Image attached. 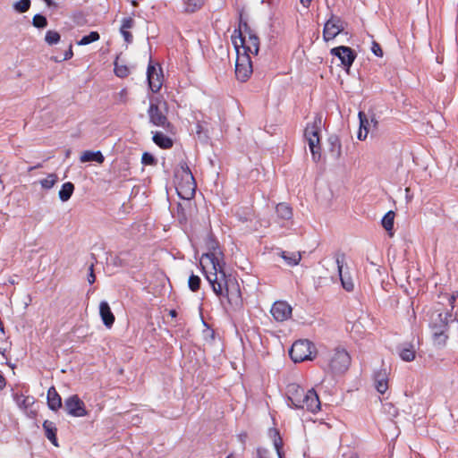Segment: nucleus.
I'll list each match as a JSON object with an SVG mask.
<instances>
[{
	"mask_svg": "<svg viewBox=\"0 0 458 458\" xmlns=\"http://www.w3.org/2000/svg\"><path fill=\"white\" fill-rule=\"evenodd\" d=\"M203 273L216 296L225 298L232 307L239 308L242 305L240 284L235 277L226 274L225 268L211 272L205 270L203 266Z\"/></svg>",
	"mask_w": 458,
	"mask_h": 458,
	"instance_id": "f257e3e1",
	"label": "nucleus"
},
{
	"mask_svg": "<svg viewBox=\"0 0 458 458\" xmlns=\"http://www.w3.org/2000/svg\"><path fill=\"white\" fill-rule=\"evenodd\" d=\"M319 357L322 369L335 375L345 373L352 361L349 352L340 346L320 352Z\"/></svg>",
	"mask_w": 458,
	"mask_h": 458,
	"instance_id": "f03ea898",
	"label": "nucleus"
},
{
	"mask_svg": "<svg viewBox=\"0 0 458 458\" xmlns=\"http://www.w3.org/2000/svg\"><path fill=\"white\" fill-rule=\"evenodd\" d=\"M206 245L208 251L201 256V269L203 270V266L205 267V270L211 272L225 268L224 254L218 242L210 236L207 239Z\"/></svg>",
	"mask_w": 458,
	"mask_h": 458,
	"instance_id": "7ed1b4c3",
	"label": "nucleus"
},
{
	"mask_svg": "<svg viewBox=\"0 0 458 458\" xmlns=\"http://www.w3.org/2000/svg\"><path fill=\"white\" fill-rule=\"evenodd\" d=\"M238 33V37L233 36V40L236 39L238 46L243 49L245 55H257L259 50V38L257 34L251 30L247 21H240L239 29L234 30Z\"/></svg>",
	"mask_w": 458,
	"mask_h": 458,
	"instance_id": "20e7f679",
	"label": "nucleus"
},
{
	"mask_svg": "<svg viewBox=\"0 0 458 458\" xmlns=\"http://www.w3.org/2000/svg\"><path fill=\"white\" fill-rule=\"evenodd\" d=\"M176 191L183 199H189L195 194L196 182L193 174L186 162H181L175 172Z\"/></svg>",
	"mask_w": 458,
	"mask_h": 458,
	"instance_id": "39448f33",
	"label": "nucleus"
},
{
	"mask_svg": "<svg viewBox=\"0 0 458 458\" xmlns=\"http://www.w3.org/2000/svg\"><path fill=\"white\" fill-rule=\"evenodd\" d=\"M322 117L317 114L312 123H308L304 130V137L308 141L310 150L314 162L318 163L321 158L320 131Z\"/></svg>",
	"mask_w": 458,
	"mask_h": 458,
	"instance_id": "423d86ee",
	"label": "nucleus"
},
{
	"mask_svg": "<svg viewBox=\"0 0 458 458\" xmlns=\"http://www.w3.org/2000/svg\"><path fill=\"white\" fill-rule=\"evenodd\" d=\"M315 352L316 347L312 342L307 339H301L293 344L289 350V355L293 361L297 363L313 360Z\"/></svg>",
	"mask_w": 458,
	"mask_h": 458,
	"instance_id": "0eeeda50",
	"label": "nucleus"
},
{
	"mask_svg": "<svg viewBox=\"0 0 458 458\" xmlns=\"http://www.w3.org/2000/svg\"><path fill=\"white\" fill-rule=\"evenodd\" d=\"M233 45L237 51L235 75L239 81L244 82L250 78L253 72L250 55L245 54L240 55L239 46L236 39H233Z\"/></svg>",
	"mask_w": 458,
	"mask_h": 458,
	"instance_id": "6e6552de",
	"label": "nucleus"
},
{
	"mask_svg": "<svg viewBox=\"0 0 458 458\" xmlns=\"http://www.w3.org/2000/svg\"><path fill=\"white\" fill-rule=\"evenodd\" d=\"M148 115L149 123L154 126L162 127L166 131H170L173 128V125L168 121L166 115L162 112L158 104L154 102V99L152 98L149 102Z\"/></svg>",
	"mask_w": 458,
	"mask_h": 458,
	"instance_id": "1a4fd4ad",
	"label": "nucleus"
},
{
	"mask_svg": "<svg viewBox=\"0 0 458 458\" xmlns=\"http://www.w3.org/2000/svg\"><path fill=\"white\" fill-rule=\"evenodd\" d=\"M64 410L72 417H84L88 415L85 403L77 394H72L64 400Z\"/></svg>",
	"mask_w": 458,
	"mask_h": 458,
	"instance_id": "9d476101",
	"label": "nucleus"
},
{
	"mask_svg": "<svg viewBox=\"0 0 458 458\" xmlns=\"http://www.w3.org/2000/svg\"><path fill=\"white\" fill-rule=\"evenodd\" d=\"M330 54L341 61L342 65L349 71L357 57L356 52L350 47L340 46L330 50Z\"/></svg>",
	"mask_w": 458,
	"mask_h": 458,
	"instance_id": "9b49d317",
	"label": "nucleus"
},
{
	"mask_svg": "<svg viewBox=\"0 0 458 458\" xmlns=\"http://www.w3.org/2000/svg\"><path fill=\"white\" fill-rule=\"evenodd\" d=\"M320 401L317 392L310 389L305 392L303 396L301 397L300 406H294L295 409L307 410L312 413L320 410Z\"/></svg>",
	"mask_w": 458,
	"mask_h": 458,
	"instance_id": "f8f14e48",
	"label": "nucleus"
},
{
	"mask_svg": "<svg viewBox=\"0 0 458 458\" xmlns=\"http://www.w3.org/2000/svg\"><path fill=\"white\" fill-rule=\"evenodd\" d=\"M344 30V22L340 17L332 15L331 18L327 21L323 29V38L325 41H329L335 38Z\"/></svg>",
	"mask_w": 458,
	"mask_h": 458,
	"instance_id": "ddd939ff",
	"label": "nucleus"
},
{
	"mask_svg": "<svg viewBox=\"0 0 458 458\" xmlns=\"http://www.w3.org/2000/svg\"><path fill=\"white\" fill-rule=\"evenodd\" d=\"M335 263L337 266L339 278L343 288L347 292H352L354 289V283L349 273L344 271L345 265V254L338 253L335 255Z\"/></svg>",
	"mask_w": 458,
	"mask_h": 458,
	"instance_id": "4468645a",
	"label": "nucleus"
},
{
	"mask_svg": "<svg viewBox=\"0 0 458 458\" xmlns=\"http://www.w3.org/2000/svg\"><path fill=\"white\" fill-rule=\"evenodd\" d=\"M359 120H360V129L357 135V138L360 140H366L368 133L369 131V129L372 127L374 129H377L378 126V121L376 118L375 114H372L369 118L367 116V114L360 111L358 114Z\"/></svg>",
	"mask_w": 458,
	"mask_h": 458,
	"instance_id": "2eb2a0df",
	"label": "nucleus"
},
{
	"mask_svg": "<svg viewBox=\"0 0 458 458\" xmlns=\"http://www.w3.org/2000/svg\"><path fill=\"white\" fill-rule=\"evenodd\" d=\"M147 80L148 88L153 93H157L160 90L163 84V73L162 69H157L155 65L149 64L147 69Z\"/></svg>",
	"mask_w": 458,
	"mask_h": 458,
	"instance_id": "dca6fc26",
	"label": "nucleus"
},
{
	"mask_svg": "<svg viewBox=\"0 0 458 458\" xmlns=\"http://www.w3.org/2000/svg\"><path fill=\"white\" fill-rule=\"evenodd\" d=\"M292 311L293 309L291 305L285 301H277L274 302L270 310L273 318L279 322H283L290 318Z\"/></svg>",
	"mask_w": 458,
	"mask_h": 458,
	"instance_id": "f3484780",
	"label": "nucleus"
},
{
	"mask_svg": "<svg viewBox=\"0 0 458 458\" xmlns=\"http://www.w3.org/2000/svg\"><path fill=\"white\" fill-rule=\"evenodd\" d=\"M305 390L296 384H289L286 388L288 405L290 407L300 406L301 397L305 394Z\"/></svg>",
	"mask_w": 458,
	"mask_h": 458,
	"instance_id": "a211bd4d",
	"label": "nucleus"
},
{
	"mask_svg": "<svg viewBox=\"0 0 458 458\" xmlns=\"http://www.w3.org/2000/svg\"><path fill=\"white\" fill-rule=\"evenodd\" d=\"M374 382L377 391L385 394L388 389V374L386 369H381L374 372Z\"/></svg>",
	"mask_w": 458,
	"mask_h": 458,
	"instance_id": "6ab92c4d",
	"label": "nucleus"
},
{
	"mask_svg": "<svg viewBox=\"0 0 458 458\" xmlns=\"http://www.w3.org/2000/svg\"><path fill=\"white\" fill-rule=\"evenodd\" d=\"M99 314L103 321V324L107 328H111L114 323L115 318L107 301H102L100 302Z\"/></svg>",
	"mask_w": 458,
	"mask_h": 458,
	"instance_id": "aec40b11",
	"label": "nucleus"
},
{
	"mask_svg": "<svg viewBox=\"0 0 458 458\" xmlns=\"http://www.w3.org/2000/svg\"><path fill=\"white\" fill-rule=\"evenodd\" d=\"M397 351L400 358L403 361H412L416 357V350L411 343H403L397 346Z\"/></svg>",
	"mask_w": 458,
	"mask_h": 458,
	"instance_id": "412c9836",
	"label": "nucleus"
},
{
	"mask_svg": "<svg viewBox=\"0 0 458 458\" xmlns=\"http://www.w3.org/2000/svg\"><path fill=\"white\" fill-rule=\"evenodd\" d=\"M448 317H451V314L445 313V316H443V314L441 313L438 314V319L440 321V324H434L432 326L433 335L436 339L440 338L442 336L446 338V335H445V332L447 330Z\"/></svg>",
	"mask_w": 458,
	"mask_h": 458,
	"instance_id": "4be33fe9",
	"label": "nucleus"
},
{
	"mask_svg": "<svg viewBox=\"0 0 458 458\" xmlns=\"http://www.w3.org/2000/svg\"><path fill=\"white\" fill-rule=\"evenodd\" d=\"M328 153L332 158L337 160L342 154V145L340 139L336 135H330L327 139Z\"/></svg>",
	"mask_w": 458,
	"mask_h": 458,
	"instance_id": "5701e85b",
	"label": "nucleus"
},
{
	"mask_svg": "<svg viewBox=\"0 0 458 458\" xmlns=\"http://www.w3.org/2000/svg\"><path fill=\"white\" fill-rule=\"evenodd\" d=\"M47 405L54 411H58L62 407V398L55 386H51L47 391Z\"/></svg>",
	"mask_w": 458,
	"mask_h": 458,
	"instance_id": "b1692460",
	"label": "nucleus"
},
{
	"mask_svg": "<svg viewBox=\"0 0 458 458\" xmlns=\"http://www.w3.org/2000/svg\"><path fill=\"white\" fill-rule=\"evenodd\" d=\"M152 140L157 146L163 149L171 148L174 144L173 140L161 131H156Z\"/></svg>",
	"mask_w": 458,
	"mask_h": 458,
	"instance_id": "393cba45",
	"label": "nucleus"
},
{
	"mask_svg": "<svg viewBox=\"0 0 458 458\" xmlns=\"http://www.w3.org/2000/svg\"><path fill=\"white\" fill-rule=\"evenodd\" d=\"M81 162H97L98 164H102L105 161V157L101 153V151H84L80 157Z\"/></svg>",
	"mask_w": 458,
	"mask_h": 458,
	"instance_id": "a878e982",
	"label": "nucleus"
},
{
	"mask_svg": "<svg viewBox=\"0 0 458 458\" xmlns=\"http://www.w3.org/2000/svg\"><path fill=\"white\" fill-rule=\"evenodd\" d=\"M43 428L47 438L55 446H58L56 438V427L54 422L45 420L43 423Z\"/></svg>",
	"mask_w": 458,
	"mask_h": 458,
	"instance_id": "bb28decb",
	"label": "nucleus"
},
{
	"mask_svg": "<svg viewBox=\"0 0 458 458\" xmlns=\"http://www.w3.org/2000/svg\"><path fill=\"white\" fill-rule=\"evenodd\" d=\"M277 216L284 220H290L293 217V209L286 203H279L276 208Z\"/></svg>",
	"mask_w": 458,
	"mask_h": 458,
	"instance_id": "cd10ccee",
	"label": "nucleus"
},
{
	"mask_svg": "<svg viewBox=\"0 0 458 458\" xmlns=\"http://www.w3.org/2000/svg\"><path fill=\"white\" fill-rule=\"evenodd\" d=\"M73 191H74L73 183L71 182H64L62 185L61 190L58 192L59 199L63 202L68 201L71 199Z\"/></svg>",
	"mask_w": 458,
	"mask_h": 458,
	"instance_id": "c85d7f7f",
	"label": "nucleus"
},
{
	"mask_svg": "<svg viewBox=\"0 0 458 458\" xmlns=\"http://www.w3.org/2000/svg\"><path fill=\"white\" fill-rule=\"evenodd\" d=\"M13 400L16 404L22 409L29 408L31 404L34 403V398L31 396H26L22 394L15 393L13 394Z\"/></svg>",
	"mask_w": 458,
	"mask_h": 458,
	"instance_id": "c756f323",
	"label": "nucleus"
},
{
	"mask_svg": "<svg viewBox=\"0 0 458 458\" xmlns=\"http://www.w3.org/2000/svg\"><path fill=\"white\" fill-rule=\"evenodd\" d=\"M281 257L285 260V262L289 266H296L297 264H299V262L301 259L300 253H294V252L289 253L286 251H282Z\"/></svg>",
	"mask_w": 458,
	"mask_h": 458,
	"instance_id": "7c9ffc66",
	"label": "nucleus"
},
{
	"mask_svg": "<svg viewBox=\"0 0 458 458\" xmlns=\"http://www.w3.org/2000/svg\"><path fill=\"white\" fill-rule=\"evenodd\" d=\"M57 181L58 177L55 174H49L46 178L39 180V184L43 189L50 190Z\"/></svg>",
	"mask_w": 458,
	"mask_h": 458,
	"instance_id": "2f4dec72",
	"label": "nucleus"
},
{
	"mask_svg": "<svg viewBox=\"0 0 458 458\" xmlns=\"http://www.w3.org/2000/svg\"><path fill=\"white\" fill-rule=\"evenodd\" d=\"M204 4V0H186L184 3V11L186 13H194L200 9Z\"/></svg>",
	"mask_w": 458,
	"mask_h": 458,
	"instance_id": "473e14b6",
	"label": "nucleus"
},
{
	"mask_svg": "<svg viewBox=\"0 0 458 458\" xmlns=\"http://www.w3.org/2000/svg\"><path fill=\"white\" fill-rule=\"evenodd\" d=\"M394 211H388L381 220L382 226L388 232L394 227Z\"/></svg>",
	"mask_w": 458,
	"mask_h": 458,
	"instance_id": "72a5a7b5",
	"label": "nucleus"
},
{
	"mask_svg": "<svg viewBox=\"0 0 458 458\" xmlns=\"http://www.w3.org/2000/svg\"><path fill=\"white\" fill-rule=\"evenodd\" d=\"M100 36L98 31H91L89 34L83 36L80 41H78V45L86 46L92 42L98 41Z\"/></svg>",
	"mask_w": 458,
	"mask_h": 458,
	"instance_id": "f704fd0d",
	"label": "nucleus"
},
{
	"mask_svg": "<svg viewBox=\"0 0 458 458\" xmlns=\"http://www.w3.org/2000/svg\"><path fill=\"white\" fill-rule=\"evenodd\" d=\"M60 34L55 30L47 31L45 36L46 42L50 46L57 44L60 41Z\"/></svg>",
	"mask_w": 458,
	"mask_h": 458,
	"instance_id": "c9c22d12",
	"label": "nucleus"
},
{
	"mask_svg": "<svg viewBox=\"0 0 458 458\" xmlns=\"http://www.w3.org/2000/svg\"><path fill=\"white\" fill-rule=\"evenodd\" d=\"M201 280L199 276L191 274L188 280V285L191 291L197 292L200 288Z\"/></svg>",
	"mask_w": 458,
	"mask_h": 458,
	"instance_id": "e433bc0d",
	"label": "nucleus"
},
{
	"mask_svg": "<svg viewBox=\"0 0 458 458\" xmlns=\"http://www.w3.org/2000/svg\"><path fill=\"white\" fill-rule=\"evenodd\" d=\"M32 24L34 27L36 28H38V29H43L45 27H47V20L45 16H43L42 14H36L34 17H33V20H32Z\"/></svg>",
	"mask_w": 458,
	"mask_h": 458,
	"instance_id": "4c0bfd02",
	"label": "nucleus"
},
{
	"mask_svg": "<svg viewBox=\"0 0 458 458\" xmlns=\"http://www.w3.org/2000/svg\"><path fill=\"white\" fill-rule=\"evenodd\" d=\"M114 73L119 78H125L129 75V69L126 65L118 64L117 62L114 63Z\"/></svg>",
	"mask_w": 458,
	"mask_h": 458,
	"instance_id": "58836bf2",
	"label": "nucleus"
},
{
	"mask_svg": "<svg viewBox=\"0 0 458 458\" xmlns=\"http://www.w3.org/2000/svg\"><path fill=\"white\" fill-rule=\"evenodd\" d=\"M13 7L18 13H25L30 7V0H20L13 4Z\"/></svg>",
	"mask_w": 458,
	"mask_h": 458,
	"instance_id": "ea45409f",
	"label": "nucleus"
},
{
	"mask_svg": "<svg viewBox=\"0 0 458 458\" xmlns=\"http://www.w3.org/2000/svg\"><path fill=\"white\" fill-rule=\"evenodd\" d=\"M275 436L276 437L274 439L275 448L276 450L278 457L279 458H283V453H282L283 441H282V438L280 437L279 433L276 430H275Z\"/></svg>",
	"mask_w": 458,
	"mask_h": 458,
	"instance_id": "a19ab883",
	"label": "nucleus"
},
{
	"mask_svg": "<svg viewBox=\"0 0 458 458\" xmlns=\"http://www.w3.org/2000/svg\"><path fill=\"white\" fill-rule=\"evenodd\" d=\"M196 134L199 139L202 140H206L208 138V131L204 130L203 125L200 123H197L196 124Z\"/></svg>",
	"mask_w": 458,
	"mask_h": 458,
	"instance_id": "79ce46f5",
	"label": "nucleus"
},
{
	"mask_svg": "<svg viewBox=\"0 0 458 458\" xmlns=\"http://www.w3.org/2000/svg\"><path fill=\"white\" fill-rule=\"evenodd\" d=\"M141 162L145 165H153L156 163L155 157L148 152L143 153Z\"/></svg>",
	"mask_w": 458,
	"mask_h": 458,
	"instance_id": "37998d69",
	"label": "nucleus"
},
{
	"mask_svg": "<svg viewBox=\"0 0 458 458\" xmlns=\"http://www.w3.org/2000/svg\"><path fill=\"white\" fill-rule=\"evenodd\" d=\"M134 23H135V21L131 17L123 18L122 21V25H121L120 30H129L130 29L133 28Z\"/></svg>",
	"mask_w": 458,
	"mask_h": 458,
	"instance_id": "c03bdc74",
	"label": "nucleus"
},
{
	"mask_svg": "<svg viewBox=\"0 0 458 458\" xmlns=\"http://www.w3.org/2000/svg\"><path fill=\"white\" fill-rule=\"evenodd\" d=\"M72 56H73L72 46L70 45L68 50L65 51L64 57L61 59H59L58 57H55V62L66 61V60H70Z\"/></svg>",
	"mask_w": 458,
	"mask_h": 458,
	"instance_id": "a18cd8bd",
	"label": "nucleus"
},
{
	"mask_svg": "<svg viewBox=\"0 0 458 458\" xmlns=\"http://www.w3.org/2000/svg\"><path fill=\"white\" fill-rule=\"evenodd\" d=\"M371 51L377 56H383V50L380 45L375 41L372 43Z\"/></svg>",
	"mask_w": 458,
	"mask_h": 458,
	"instance_id": "49530a36",
	"label": "nucleus"
},
{
	"mask_svg": "<svg viewBox=\"0 0 458 458\" xmlns=\"http://www.w3.org/2000/svg\"><path fill=\"white\" fill-rule=\"evenodd\" d=\"M96 281V276L94 274V265L91 264L89 267L88 282L89 284H94Z\"/></svg>",
	"mask_w": 458,
	"mask_h": 458,
	"instance_id": "de8ad7c7",
	"label": "nucleus"
},
{
	"mask_svg": "<svg viewBox=\"0 0 458 458\" xmlns=\"http://www.w3.org/2000/svg\"><path fill=\"white\" fill-rule=\"evenodd\" d=\"M120 32L127 43H131L132 41V35L129 30H120Z\"/></svg>",
	"mask_w": 458,
	"mask_h": 458,
	"instance_id": "09e8293b",
	"label": "nucleus"
},
{
	"mask_svg": "<svg viewBox=\"0 0 458 458\" xmlns=\"http://www.w3.org/2000/svg\"><path fill=\"white\" fill-rule=\"evenodd\" d=\"M345 458H359V455L356 452L352 451L345 454Z\"/></svg>",
	"mask_w": 458,
	"mask_h": 458,
	"instance_id": "8fccbe9b",
	"label": "nucleus"
},
{
	"mask_svg": "<svg viewBox=\"0 0 458 458\" xmlns=\"http://www.w3.org/2000/svg\"><path fill=\"white\" fill-rule=\"evenodd\" d=\"M6 385L5 378L4 376L0 373V389H3Z\"/></svg>",
	"mask_w": 458,
	"mask_h": 458,
	"instance_id": "3c124183",
	"label": "nucleus"
},
{
	"mask_svg": "<svg viewBox=\"0 0 458 458\" xmlns=\"http://www.w3.org/2000/svg\"><path fill=\"white\" fill-rule=\"evenodd\" d=\"M455 301H456V296L454 294L451 295L448 301H449V304L452 306V308H454Z\"/></svg>",
	"mask_w": 458,
	"mask_h": 458,
	"instance_id": "603ef678",
	"label": "nucleus"
},
{
	"mask_svg": "<svg viewBox=\"0 0 458 458\" xmlns=\"http://www.w3.org/2000/svg\"><path fill=\"white\" fill-rule=\"evenodd\" d=\"M239 437V440L242 442V443H245L246 441V438H247V434L246 433H242L238 436Z\"/></svg>",
	"mask_w": 458,
	"mask_h": 458,
	"instance_id": "864d4df0",
	"label": "nucleus"
},
{
	"mask_svg": "<svg viewBox=\"0 0 458 458\" xmlns=\"http://www.w3.org/2000/svg\"><path fill=\"white\" fill-rule=\"evenodd\" d=\"M47 6H56V4L53 0H43Z\"/></svg>",
	"mask_w": 458,
	"mask_h": 458,
	"instance_id": "5fc2aeb1",
	"label": "nucleus"
},
{
	"mask_svg": "<svg viewBox=\"0 0 458 458\" xmlns=\"http://www.w3.org/2000/svg\"><path fill=\"white\" fill-rule=\"evenodd\" d=\"M304 6H308L312 0H300Z\"/></svg>",
	"mask_w": 458,
	"mask_h": 458,
	"instance_id": "6e6d98bb",
	"label": "nucleus"
},
{
	"mask_svg": "<svg viewBox=\"0 0 458 458\" xmlns=\"http://www.w3.org/2000/svg\"><path fill=\"white\" fill-rule=\"evenodd\" d=\"M170 315H171V317H176L177 313H176V311L174 310H172L170 311Z\"/></svg>",
	"mask_w": 458,
	"mask_h": 458,
	"instance_id": "4d7b16f0",
	"label": "nucleus"
},
{
	"mask_svg": "<svg viewBox=\"0 0 458 458\" xmlns=\"http://www.w3.org/2000/svg\"><path fill=\"white\" fill-rule=\"evenodd\" d=\"M257 458H264L259 451H258Z\"/></svg>",
	"mask_w": 458,
	"mask_h": 458,
	"instance_id": "13d9d810",
	"label": "nucleus"
},
{
	"mask_svg": "<svg viewBox=\"0 0 458 458\" xmlns=\"http://www.w3.org/2000/svg\"><path fill=\"white\" fill-rule=\"evenodd\" d=\"M38 167H41V165H36V166H34V167H30V171H31V170H33V169H35V168H38Z\"/></svg>",
	"mask_w": 458,
	"mask_h": 458,
	"instance_id": "bf43d9fd",
	"label": "nucleus"
},
{
	"mask_svg": "<svg viewBox=\"0 0 458 458\" xmlns=\"http://www.w3.org/2000/svg\"><path fill=\"white\" fill-rule=\"evenodd\" d=\"M226 458H233V455H232V454H230V455H228Z\"/></svg>",
	"mask_w": 458,
	"mask_h": 458,
	"instance_id": "052dcab7",
	"label": "nucleus"
}]
</instances>
